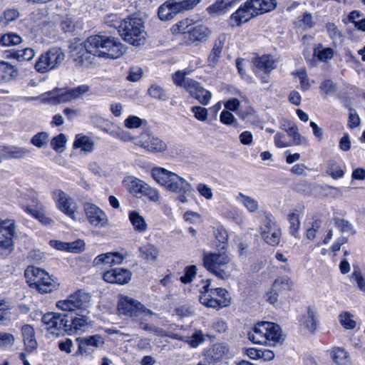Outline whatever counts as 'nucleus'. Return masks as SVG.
<instances>
[{
  "mask_svg": "<svg viewBox=\"0 0 365 365\" xmlns=\"http://www.w3.org/2000/svg\"><path fill=\"white\" fill-rule=\"evenodd\" d=\"M153 179L166 190L177 194L176 200L186 203L187 196L193 191L192 185L175 173L155 166L150 170Z\"/></svg>",
  "mask_w": 365,
  "mask_h": 365,
  "instance_id": "1",
  "label": "nucleus"
},
{
  "mask_svg": "<svg viewBox=\"0 0 365 365\" xmlns=\"http://www.w3.org/2000/svg\"><path fill=\"white\" fill-rule=\"evenodd\" d=\"M276 6L275 0H248L230 16L229 24L232 28L240 26L255 16L272 11Z\"/></svg>",
  "mask_w": 365,
  "mask_h": 365,
  "instance_id": "2",
  "label": "nucleus"
},
{
  "mask_svg": "<svg viewBox=\"0 0 365 365\" xmlns=\"http://www.w3.org/2000/svg\"><path fill=\"white\" fill-rule=\"evenodd\" d=\"M87 46L100 58L115 59L123 54V45L113 36H91L87 38Z\"/></svg>",
  "mask_w": 365,
  "mask_h": 365,
  "instance_id": "3",
  "label": "nucleus"
},
{
  "mask_svg": "<svg viewBox=\"0 0 365 365\" xmlns=\"http://www.w3.org/2000/svg\"><path fill=\"white\" fill-rule=\"evenodd\" d=\"M248 339L254 344L274 346L283 341L281 327L273 322H260L248 333Z\"/></svg>",
  "mask_w": 365,
  "mask_h": 365,
  "instance_id": "4",
  "label": "nucleus"
},
{
  "mask_svg": "<svg viewBox=\"0 0 365 365\" xmlns=\"http://www.w3.org/2000/svg\"><path fill=\"white\" fill-rule=\"evenodd\" d=\"M203 264L209 272L221 279H228L233 269L231 258L223 250L205 255Z\"/></svg>",
  "mask_w": 365,
  "mask_h": 365,
  "instance_id": "5",
  "label": "nucleus"
},
{
  "mask_svg": "<svg viewBox=\"0 0 365 365\" xmlns=\"http://www.w3.org/2000/svg\"><path fill=\"white\" fill-rule=\"evenodd\" d=\"M118 31L123 39L128 43L138 46L146 39L143 22L141 19L131 16L121 21Z\"/></svg>",
  "mask_w": 365,
  "mask_h": 365,
  "instance_id": "6",
  "label": "nucleus"
},
{
  "mask_svg": "<svg viewBox=\"0 0 365 365\" xmlns=\"http://www.w3.org/2000/svg\"><path fill=\"white\" fill-rule=\"evenodd\" d=\"M24 277L29 287L41 293H49L58 287L57 282L43 269L28 266L24 271Z\"/></svg>",
  "mask_w": 365,
  "mask_h": 365,
  "instance_id": "7",
  "label": "nucleus"
},
{
  "mask_svg": "<svg viewBox=\"0 0 365 365\" xmlns=\"http://www.w3.org/2000/svg\"><path fill=\"white\" fill-rule=\"evenodd\" d=\"M210 280L206 281V284L203 286L204 289L200 296V302L203 305L220 309L229 306L230 303V297L227 291L222 288L210 289Z\"/></svg>",
  "mask_w": 365,
  "mask_h": 365,
  "instance_id": "8",
  "label": "nucleus"
},
{
  "mask_svg": "<svg viewBox=\"0 0 365 365\" xmlns=\"http://www.w3.org/2000/svg\"><path fill=\"white\" fill-rule=\"evenodd\" d=\"M89 87L86 85H82L66 91L56 88L43 94V101L51 104L64 103L78 98L83 94L87 93Z\"/></svg>",
  "mask_w": 365,
  "mask_h": 365,
  "instance_id": "9",
  "label": "nucleus"
},
{
  "mask_svg": "<svg viewBox=\"0 0 365 365\" xmlns=\"http://www.w3.org/2000/svg\"><path fill=\"white\" fill-rule=\"evenodd\" d=\"M91 296L88 293L78 290L71 294L66 299L57 302L56 307L64 312L81 313L89 307Z\"/></svg>",
  "mask_w": 365,
  "mask_h": 365,
  "instance_id": "10",
  "label": "nucleus"
},
{
  "mask_svg": "<svg viewBox=\"0 0 365 365\" xmlns=\"http://www.w3.org/2000/svg\"><path fill=\"white\" fill-rule=\"evenodd\" d=\"M135 145L151 154L165 153L168 145L165 141L149 130H145L138 136Z\"/></svg>",
  "mask_w": 365,
  "mask_h": 365,
  "instance_id": "11",
  "label": "nucleus"
},
{
  "mask_svg": "<svg viewBox=\"0 0 365 365\" xmlns=\"http://www.w3.org/2000/svg\"><path fill=\"white\" fill-rule=\"evenodd\" d=\"M118 310L120 314L133 319L140 315L153 316L155 314L140 302L128 297H120L118 303Z\"/></svg>",
  "mask_w": 365,
  "mask_h": 365,
  "instance_id": "12",
  "label": "nucleus"
},
{
  "mask_svg": "<svg viewBox=\"0 0 365 365\" xmlns=\"http://www.w3.org/2000/svg\"><path fill=\"white\" fill-rule=\"evenodd\" d=\"M65 55L59 48H52L42 54L35 63V69L46 73L58 67L64 60Z\"/></svg>",
  "mask_w": 365,
  "mask_h": 365,
  "instance_id": "13",
  "label": "nucleus"
},
{
  "mask_svg": "<svg viewBox=\"0 0 365 365\" xmlns=\"http://www.w3.org/2000/svg\"><path fill=\"white\" fill-rule=\"evenodd\" d=\"M51 196L58 210L72 220H76L78 205L73 197L61 189L53 191Z\"/></svg>",
  "mask_w": 365,
  "mask_h": 365,
  "instance_id": "14",
  "label": "nucleus"
},
{
  "mask_svg": "<svg viewBox=\"0 0 365 365\" xmlns=\"http://www.w3.org/2000/svg\"><path fill=\"white\" fill-rule=\"evenodd\" d=\"M26 200L25 211L28 214L38 220L43 225H50L53 222V220L45 213L43 206L39 202L36 192L30 191L26 195Z\"/></svg>",
  "mask_w": 365,
  "mask_h": 365,
  "instance_id": "15",
  "label": "nucleus"
},
{
  "mask_svg": "<svg viewBox=\"0 0 365 365\" xmlns=\"http://www.w3.org/2000/svg\"><path fill=\"white\" fill-rule=\"evenodd\" d=\"M260 235L264 241L271 245L277 246L281 240V230L272 216H266L260 225Z\"/></svg>",
  "mask_w": 365,
  "mask_h": 365,
  "instance_id": "16",
  "label": "nucleus"
},
{
  "mask_svg": "<svg viewBox=\"0 0 365 365\" xmlns=\"http://www.w3.org/2000/svg\"><path fill=\"white\" fill-rule=\"evenodd\" d=\"M83 211L88 223L96 228H103L109 226V219L106 212L96 204L86 202Z\"/></svg>",
  "mask_w": 365,
  "mask_h": 365,
  "instance_id": "17",
  "label": "nucleus"
},
{
  "mask_svg": "<svg viewBox=\"0 0 365 365\" xmlns=\"http://www.w3.org/2000/svg\"><path fill=\"white\" fill-rule=\"evenodd\" d=\"M41 321L46 329L56 336L63 334L66 330V323L68 322L66 315L56 312L45 314Z\"/></svg>",
  "mask_w": 365,
  "mask_h": 365,
  "instance_id": "18",
  "label": "nucleus"
},
{
  "mask_svg": "<svg viewBox=\"0 0 365 365\" xmlns=\"http://www.w3.org/2000/svg\"><path fill=\"white\" fill-rule=\"evenodd\" d=\"M71 53L76 66L79 67L90 66L94 63L96 57H98L94 53L90 51L87 46V39L83 43L73 46Z\"/></svg>",
  "mask_w": 365,
  "mask_h": 365,
  "instance_id": "19",
  "label": "nucleus"
},
{
  "mask_svg": "<svg viewBox=\"0 0 365 365\" xmlns=\"http://www.w3.org/2000/svg\"><path fill=\"white\" fill-rule=\"evenodd\" d=\"M76 341L78 342L76 354L86 356L91 355L94 349L102 347L105 344L103 337L100 334L78 337Z\"/></svg>",
  "mask_w": 365,
  "mask_h": 365,
  "instance_id": "20",
  "label": "nucleus"
},
{
  "mask_svg": "<svg viewBox=\"0 0 365 365\" xmlns=\"http://www.w3.org/2000/svg\"><path fill=\"white\" fill-rule=\"evenodd\" d=\"M14 235L15 226L14 221L0 218V248L1 250L9 251L12 250Z\"/></svg>",
  "mask_w": 365,
  "mask_h": 365,
  "instance_id": "21",
  "label": "nucleus"
},
{
  "mask_svg": "<svg viewBox=\"0 0 365 365\" xmlns=\"http://www.w3.org/2000/svg\"><path fill=\"white\" fill-rule=\"evenodd\" d=\"M230 349L225 343H217L205 351V360L209 364H215L229 356Z\"/></svg>",
  "mask_w": 365,
  "mask_h": 365,
  "instance_id": "22",
  "label": "nucleus"
},
{
  "mask_svg": "<svg viewBox=\"0 0 365 365\" xmlns=\"http://www.w3.org/2000/svg\"><path fill=\"white\" fill-rule=\"evenodd\" d=\"M185 89L190 93V95L197 99L201 104L207 105L212 98L211 93L205 90L200 83L197 81L190 78L187 81V85Z\"/></svg>",
  "mask_w": 365,
  "mask_h": 365,
  "instance_id": "23",
  "label": "nucleus"
},
{
  "mask_svg": "<svg viewBox=\"0 0 365 365\" xmlns=\"http://www.w3.org/2000/svg\"><path fill=\"white\" fill-rule=\"evenodd\" d=\"M103 277L108 283L125 284L130 281L132 272L128 269L114 268L104 272Z\"/></svg>",
  "mask_w": 365,
  "mask_h": 365,
  "instance_id": "24",
  "label": "nucleus"
},
{
  "mask_svg": "<svg viewBox=\"0 0 365 365\" xmlns=\"http://www.w3.org/2000/svg\"><path fill=\"white\" fill-rule=\"evenodd\" d=\"M211 35V30L205 25H197L190 28L185 42L187 44H197L205 41Z\"/></svg>",
  "mask_w": 365,
  "mask_h": 365,
  "instance_id": "25",
  "label": "nucleus"
},
{
  "mask_svg": "<svg viewBox=\"0 0 365 365\" xmlns=\"http://www.w3.org/2000/svg\"><path fill=\"white\" fill-rule=\"evenodd\" d=\"M226 38V35L221 34L214 41L213 47L207 59V63L209 67L215 68L217 66L221 57Z\"/></svg>",
  "mask_w": 365,
  "mask_h": 365,
  "instance_id": "26",
  "label": "nucleus"
},
{
  "mask_svg": "<svg viewBox=\"0 0 365 365\" xmlns=\"http://www.w3.org/2000/svg\"><path fill=\"white\" fill-rule=\"evenodd\" d=\"M91 325L89 317L86 314H78L71 319V323H66L65 332L71 334H81L84 332Z\"/></svg>",
  "mask_w": 365,
  "mask_h": 365,
  "instance_id": "27",
  "label": "nucleus"
},
{
  "mask_svg": "<svg viewBox=\"0 0 365 365\" xmlns=\"http://www.w3.org/2000/svg\"><path fill=\"white\" fill-rule=\"evenodd\" d=\"M254 64L255 66V74L259 75V72L269 73L275 69L277 66V61L270 55H263L256 58L254 60Z\"/></svg>",
  "mask_w": 365,
  "mask_h": 365,
  "instance_id": "28",
  "label": "nucleus"
},
{
  "mask_svg": "<svg viewBox=\"0 0 365 365\" xmlns=\"http://www.w3.org/2000/svg\"><path fill=\"white\" fill-rule=\"evenodd\" d=\"M123 184L129 193L136 197H142L146 182L136 177L127 176L123 180Z\"/></svg>",
  "mask_w": 365,
  "mask_h": 365,
  "instance_id": "29",
  "label": "nucleus"
},
{
  "mask_svg": "<svg viewBox=\"0 0 365 365\" xmlns=\"http://www.w3.org/2000/svg\"><path fill=\"white\" fill-rule=\"evenodd\" d=\"M125 257L120 252H107L98 255L93 260V264L96 266L120 264L123 262Z\"/></svg>",
  "mask_w": 365,
  "mask_h": 365,
  "instance_id": "30",
  "label": "nucleus"
},
{
  "mask_svg": "<svg viewBox=\"0 0 365 365\" xmlns=\"http://www.w3.org/2000/svg\"><path fill=\"white\" fill-rule=\"evenodd\" d=\"M300 324L310 331H314L317 327V313L314 307H309L307 313L300 319Z\"/></svg>",
  "mask_w": 365,
  "mask_h": 365,
  "instance_id": "31",
  "label": "nucleus"
},
{
  "mask_svg": "<svg viewBox=\"0 0 365 365\" xmlns=\"http://www.w3.org/2000/svg\"><path fill=\"white\" fill-rule=\"evenodd\" d=\"M34 329L30 325H24V351L31 353L37 349Z\"/></svg>",
  "mask_w": 365,
  "mask_h": 365,
  "instance_id": "32",
  "label": "nucleus"
},
{
  "mask_svg": "<svg viewBox=\"0 0 365 365\" xmlns=\"http://www.w3.org/2000/svg\"><path fill=\"white\" fill-rule=\"evenodd\" d=\"M128 217L135 231L143 233L148 230V224L145 218L137 211H130Z\"/></svg>",
  "mask_w": 365,
  "mask_h": 365,
  "instance_id": "33",
  "label": "nucleus"
},
{
  "mask_svg": "<svg viewBox=\"0 0 365 365\" xmlns=\"http://www.w3.org/2000/svg\"><path fill=\"white\" fill-rule=\"evenodd\" d=\"M331 357L337 365H351L349 353L342 347L332 348Z\"/></svg>",
  "mask_w": 365,
  "mask_h": 365,
  "instance_id": "34",
  "label": "nucleus"
},
{
  "mask_svg": "<svg viewBox=\"0 0 365 365\" xmlns=\"http://www.w3.org/2000/svg\"><path fill=\"white\" fill-rule=\"evenodd\" d=\"M73 148H80L83 153H91L94 148V143L88 136L78 134L73 143Z\"/></svg>",
  "mask_w": 365,
  "mask_h": 365,
  "instance_id": "35",
  "label": "nucleus"
},
{
  "mask_svg": "<svg viewBox=\"0 0 365 365\" xmlns=\"http://www.w3.org/2000/svg\"><path fill=\"white\" fill-rule=\"evenodd\" d=\"M232 5L233 1H225V0H217L215 3L208 6L206 10L210 15H218L225 13Z\"/></svg>",
  "mask_w": 365,
  "mask_h": 365,
  "instance_id": "36",
  "label": "nucleus"
},
{
  "mask_svg": "<svg viewBox=\"0 0 365 365\" xmlns=\"http://www.w3.org/2000/svg\"><path fill=\"white\" fill-rule=\"evenodd\" d=\"M214 236L218 244H216V247L219 251H226L227 244L228 241V233L224 227L220 225L217 226L214 230Z\"/></svg>",
  "mask_w": 365,
  "mask_h": 365,
  "instance_id": "37",
  "label": "nucleus"
},
{
  "mask_svg": "<svg viewBox=\"0 0 365 365\" xmlns=\"http://www.w3.org/2000/svg\"><path fill=\"white\" fill-rule=\"evenodd\" d=\"M192 26V21L189 19H183L180 21H179L178 24L173 25L170 31L173 34L178 35V34H184V38L186 40L187 37L189 35V31H190V28Z\"/></svg>",
  "mask_w": 365,
  "mask_h": 365,
  "instance_id": "38",
  "label": "nucleus"
},
{
  "mask_svg": "<svg viewBox=\"0 0 365 365\" xmlns=\"http://www.w3.org/2000/svg\"><path fill=\"white\" fill-rule=\"evenodd\" d=\"M237 200L250 212H255L259 209L258 201L250 196L240 192Z\"/></svg>",
  "mask_w": 365,
  "mask_h": 365,
  "instance_id": "39",
  "label": "nucleus"
},
{
  "mask_svg": "<svg viewBox=\"0 0 365 365\" xmlns=\"http://www.w3.org/2000/svg\"><path fill=\"white\" fill-rule=\"evenodd\" d=\"M139 252H140L141 257L147 261L155 262L158 256V249L151 244L140 247Z\"/></svg>",
  "mask_w": 365,
  "mask_h": 365,
  "instance_id": "40",
  "label": "nucleus"
},
{
  "mask_svg": "<svg viewBox=\"0 0 365 365\" xmlns=\"http://www.w3.org/2000/svg\"><path fill=\"white\" fill-rule=\"evenodd\" d=\"M287 220L290 224L289 233L294 237H297L300 227L299 213L297 210H293L287 215Z\"/></svg>",
  "mask_w": 365,
  "mask_h": 365,
  "instance_id": "41",
  "label": "nucleus"
},
{
  "mask_svg": "<svg viewBox=\"0 0 365 365\" xmlns=\"http://www.w3.org/2000/svg\"><path fill=\"white\" fill-rule=\"evenodd\" d=\"M322 226V221L317 218L312 217L306 225L307 227V237L313 240L317 236V232H319Z\"/></svg>",
  "mask_w": 365,
  "mask_h": 365,
  "instance_id": "42",
  "label": "nucleus"
},
{
  "mask_svg": "<svg viewBox=\"0 0 365 365\" xmlns=\"http://www.w3.org/2000/svg\"><path fill=\"white\" fill-rule=\"evenodd\" d=\"M67 138L65 134L60 133L51 140V146L56 153H62L66 148Z\"/></svg>",
  "mask_w": 365,
  "mask_h": 365,
  "instance_id": "43",
  "label": "nucleus"
},
{
  "mask_svg": "<svg viewBox=\"0 0 365 365\" xmlns=\"http://www.w3.org/2000/svg\"><path fill=\"white\" fill-rule=\"evenodd\" d=\"M314 24L313 17L309 13H304L302 16H299L295 22L297 26L304 30L312 28Z\"/></svg>",
  "mask_w": 365,
  "mask_h": 365,
  "instance_id": "44",
  "label": "nucleus"
},
{
  "mask_svg": "<svg viewBox=\"0 0 365 365\" xmlns=\"http://www.w3.org/2000/svg\"><path fill=\"white\" fill-rule=\"evenodd\" d=\"M354 316L348 312H344L339 315V320L341 325L346 329H353L356 326V322L353 319Z\"/></svg>",
  "mask_w": 365,
  "mask_h": 365,
  "instance_id": "45",
  "label": "nucleus"
},
{
  "mask_svg": "<svg viewBox=\"0 0 365 365\" xmlns=\"http://www.w3.org/2000/svg\"><path fill=\"white\" fill-rule=\"evenodd\" d=\"M21 42V36L14 33L6 34L0 37V44L4 46H15Z\"/></svg>",
  "mask_w": 365,
  "mask_h": 365,
  "instance_id": "46",
  "label": "nucleus"
},
{
  "mask_svg": "<svg viewBox=\"0 0 365 365\" xmlns=\"http://www.w3.org/2000/svg\"><path fill=\"white\" fill-rule=\"evenodd\" d=\"M143 196L147 197L149 200L154 202H158L160 197L159 191L147 182L142 192Z\"/></svg>",
  "mask_w": 365,
  "mask_h": 365,
  "instance_id": "47",
  "label": "nucleus"
},
{
  "mask_svg": "<svg viewBox=\"0 0 365 365\" xmlns=\"http://www.w3.org/2000/svg\"><path fill=\"white\" fill-rule=\"evenodd\" d=\"M291 287L290 279L287 277H282L275 279L273 283L272 288L280 292L289 290Z\"/></svg>",
  "mask_w": 365,
  "mask_h": 365,
  "instance_id": "48",
  "label": "nucleus"
},
{
  "mask_svg": "<svg viewBox=\"0 0 365 365\" xmlns=\"http://www.w3.org/2000/svg\"><path fill=\"white\" fill-rule=\"evenodd\" d=\"M205 341L202 331H195L191 336H185V341L190 344L191 347H197Z\"/></svg>",
  "mask_w": 365,
  "mask_h": 365,
  "instance_id": "49",
  "label": "nucleus"
},
{
  "mask_svg": "<svg viewBox=\"0 0 365 365\" xmlns=\"http://www.w3.org/2000/svg\"><path fill=\"white\" fill-rule=\"evenodd\" d=\"M158 16L162 21H168L175 16L168 1L159 7Z\"/></svg>",
  "mask_w": 365,
  "mask_h": 365,
  "instance_id": "50",
  "label": "nucleus"
},
{
  "mask_svg": "<svg viewBox=\"0 0 365 365\" xmlns=\"http://www.w3.org/2000/svg\"><path fill=\"white\" fill-rule=\"evenodd\" d=\"M110 135L115 136L123 142H133L135 145L136 139L138 138V136L135 137L132 135L130 132L120 129L118 131H115V133H110Z\"/></svg>",
  "mask_w": 365,
  "mask_h": 365,
  "instance_id": "51",
  "label": "nucleus"
},
{
  "mask_svg": "<svg viewBox=\"0 0 365 365\" xmlns=\"http://www.w3.org/2000/svg\"><path fill=\"white\" fill-rule=\"evenodd\" d=\"M321 48L322 46L320 45L318 48H316L314 51V55L317 56L319 60L323 61L331 59L334 53L333 50L330 48L320 49Z\"/></svg>",
  "mask_w": 365,
  "mask_h": 365,
  "instance_id": "52",
  "label": "nucleus"
},
{
  "mask_svg": "<svg viewBox=\"0 0 365 365\" xmlns=\"http://www.w3.org/2000/svg\"><path fill=\"white\" fill-rule=\"evenodd\" d=\"M295 74L299 78L302 89L304 91L309 90L312 83L307 77L306 70L304 68L299 69L296 71Z\"/></svg>",
  "mask_w": 365,
  "mask_h": 365,
  "instance_id": "53",
  "label": "nucleus"
},
{
  "mask_svg": "<svg viewBox=\"0 0 365 365\" xmlns=\"http://www.w3.org/2000/svg\"><path fill=\"white\" fill-rule=\"evenodd\" d=\"M144 122V120L135 115H129L124 120V125L128 129H135L140 128Z\"/></svg>",
  "mask_w": 365,
  "mask_h": 365,
  "instance_id": "54",
  "label": "nucleus"
},
{
  "mask_svg": "<svg viewBox=\"0 0 365 365\" xmlns=\"http://www.w3.org/2000/svg\"><path fill=\"white\" fill-rule=\"evenodd\" d=\"M289 135L292 138V145H309V140L307 138L304 136H302L298 131V128H296L294 130L291 132Z\"/></svg>",
  "mask_w": 365,
  "mask_h": 365,
  "instance_id": "55",
  "label": "nucleus"
},
{
  "mask_svg": "<svg viewBox=\"0 0 365 365\" xmlns=\"http://www.w3.org/2000/svg\"><path fill=\"white\" fill-rule=\"evenodd\" d=\"M327 173L333 178H339L343 176L344 171L336 163L330 161L328 164Z\"/></svg>",
  "mask_w": 365,
  "mask_h": 365,
  "instance_id": "56",
  "label": "nucleus"
},
{
  "mask_svg": "<svg viewBox=\"0 0 365 365\" xmlns=\"http://www.w3.org/2000/svg\"><path fill=\"white\" fill-rule=\"evenodd\" d=\"M172 79L175 86L185 88L187 81H190V78L185 76L182 71H178L172 75Z\"/></svg>",
  "mask_w": 365,
  "mask_h": 365,
  "instance_id": "57",
  "label": "nucleus"
},
{
  "mask_svg": "<svg viewBox=\"0 0 365 365\" xmlns=\"http://www.w3.org/2000/svg\"><path fill=\"white\" fill-rule=\"evenodd\" d=\"M48 138V135L47 133H38L32 138L31 143L38 148H42L46 145Z\"/></svg>",
  "mask_w": 365,
  "mask_h": 365,
  "instance_id": "58",
  "label": "nucleus"
},
{
  "mask_svg": "<svg viewBox=\"0 0 365 365\" xmlns=\"http://www.w3.org/2000/svg\"><path fill=\"white\" fill-rule=\"evenodd\" d=\"M351 278L357 284L359 289L365 292V278L359 269H355L351 275Z\"/></svg>",
  "mask_w": 365,
  "mask_h": 365,
  "instance_id": "59",
  "label": "nucleus"
},
{
  "mask_svg": "<svg viewBox=\"0 0 365 365\" xmlns=\"http://www.w3.org/2000/svg\"><path fill=\"white\" fill-rule=\"evenodd\" d=\"M191 111L193 113L195 118L200 121H205L207 119L208 111L207 109L201 106H193L191 108Z\"/></svg>",
  "mask_w": 365,
  "mask_h": 365,
  "instance_id": "60",
  "label": "nucleus"
},
{
  "mask_svg": "<svg viewBox=\"0 0 365 365\" xmlns=\"http://www.w3.org/2000/svg\"><path fill=\"white\" fill-rule=\"evenodd\" d=\"M335 225L343 232L354 233L351 225L347 220L335 217L334 219Z\"/></svg>",
  "mask_w": 365,
  "mask_h": 365,
  "instance_id": "61",
  "label": "nucleus"
},
{
  "mask_svg": "<svg viewBox=\"0 0 365 365\" xmlns=\"http://www.w3.org/2000/svg\"><path fill=\"white\" fill-rule=\"evenodd\" d=\"M19 16V13L16 9H7L4 11V16L0 17V23L7 24L15 20Z\"/></svg>",
  "mask_w": 365,
  "mask_h": 365,
  "instance_id": "62",
  "label": "nucleus"
},
{
  "mask_svg": "<svg viewBox=\"0 0 365 365\" xmlns=\"http://www.w3.org/2000/svg\"><path fill=\"white\" fill-rule=\"evenodd\" d=\"M212 327L216 332L220 334L225 333L228 329L227 322L220 318H216L213 320Z\"/></svg>",
  "mask_w": 365,
  "mask_h": 365,
  "instance_id": "63",
  "label": "nucleus"
},
{
  "mask_svg": "<svg viewBox=\"0 0 365 365\" xmlns=\"http://www.w3.org/2000/svg\"><path fill=\"white\" fill-rule=\"evenodd\" d=\"M149 95L155 98L163 99L165 98V93L163 88L158 85L153 84L148 89Z\"/></svg>",
  "mask_w": 365,
  "mask_h": 365,
  "instance_id": "64",
  "label": "nucleus"
}]
</instances>
